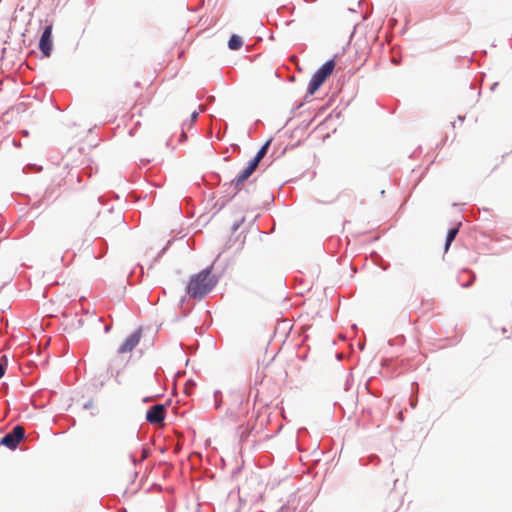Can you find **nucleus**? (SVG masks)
Instances as JSON below:
<instances>
[{"instance_id":"obj_1","label":"nucleus","mask_w":512,"mask_h":512,"mask_svg":"<svg viewBox=\"0 0 512 512\" xmlns=\"http://www.w3.org/2000/svg\"><path fill=\"white\" fill-rule=\"evenodd\" d=\"M217 279L212 274L211 269L207 268L191 276L187 293L195 299L205 297L216 285Z\"/></svg>"},{"instance_id":"obj_2","label":"nucleus","mask_w":512,"mask_h":512,"mask_svg":"<svg viewBox=\"0 0 512 512\" xmlns=\"http://www.w3.org/2000/svg\"><path fill=\"white\" fill-rule=\"evenodd\" d=\"M335 68V63L333 60H329L324 63L311 77V80L308 85L307 93L309 95H313L331 76L333 70Z\"/></svg>"},{"instance_id":"obj_3","label":"nucleus","mask_w":512,"mask_h":512,"mask_svg":"<svg viewBox=\"0 0 512 512\" xmlns=\"http://www.w3.org/2000/svg\"><path fill=\"white\" fill-rule=\"evenodd\" d=\"M25 430L22 426H15L11 432L7 433L1 440L0 445H4L9 449H15L23 439Z\"/></svg>"},{"instance_id":"obj_4","label":"nucleus","mask_w":512,"mask_h":512,"mask_svg":"<svg viewBox=\"0 0 512 512\" xmlns=\"http://www.w3.org/2000/svg\"><path fill=\"white\" fill-rule=\"evenodd\" d=\"M257 166L249 161L247 167H245L235 179H233L230 183V186L233 187L234 194L238 193L241 189V185L246 181L252 173L256 170Z\"/></svg>"},{"instance_id":"obj_5","label":"nucleus","mask_w":512,"mask_h":512,"mask_svg":"<svg viewBox=\"0 0 512 512\" xmlns=\"http://www.w3.org/2000/svg\"><path fill=\"white\" fill-rule=\"evenodd\" d=\"M234 404L231 408V414L235 417V419L240 420L244 418L249 411V400L245 399L241 395H236L234 399Z\"/></svg>"},{"instance_id":"obj_6","label":"nucleus","mask_w":512,"mask_h":512,"mask_svg":"<svg viewBox=\"0 0 512 512\" xmlns=\"http://www.w3.org/2000/svg\"><path fill=\"white\" fill-rule=\"evenodd\" d=\"M141 339V331L137 330L129 335L117 350L118 355L130 353L139 344Z\"/></svg>"},{"instance_id":"obj_7","label":"nucleus","mask_w":512,"mask_h":512,"mask_svg":"<svg viewBox=\"0 0 512 512\" xmlns=\"http://www.w3.org/2000/svg\"><path fill=\"white\" fill-rule=\"evenodd\" d=\"M52 25H48L45 27L40 41H39V49L43 53L44 56L49 57L52 52Z\"/></svg>"},{"instance_id":"obj_8","label":"nucleus","mask_w":512,"mask_h":512,"mask_svg":"<svg viewBox=\"0 0 512 512\" xmlns=\"http://www.w3.org/2000/svg\"><path fill=\"white\" fill-rule=\"evenodd\" d=\"M166 409L162 404H156L149 408L146 413V420L151 424L162 423L165 419Z\"/></svg>"},{"instance_id":"obj_9","label":"nucleus","mask_w":512,"mask_h":512,"mask_svg":"<svg viewBox=\"0 0 512 512\" xmlns=\"http://www.w3.org/2000/svg\"><path fill=\"white\" fill-rule=\"evenodd\" d=\"M271 143V140L267 141L262 147L261 149L257 152L256 156L250 160L252 163H254L257 167L260 163V161L263 159V157L266 155L267 153V150H268V147Z\"/></svg>"},{"instance_id":"obj_10","label":"nucleus","mask_w":512,"mask_h":512,"mask_svg":"<svg viewBox=\"0 0 512 512\" xmlns=\"http://www.w3.org/2000/svg\"><path fill=\"white\" fill-rule=\"evenodd\" d=\"M243 41L238 35H232L228 41V47L231 50H238L242 47Z\"/></svg>"},{"instance_id":"obj_11","label":"nucleus","mask_w":512,"mask_h":512,"mask_svg":"<svg viewBox=\"0 0 512 512\" xmlns=\"http://www.w3.org/2000/svg\"><path fill=\"white\" fill-rule=\"evenodd\" d=\"M459 229L458 227L452 228L448 231L447 237H446V244H445V250L447 251L449 246L451 245L452 241L455 239Z\"/></svg>"},{"instance_id":"obj_12","label":"nucleus","mask_w":512,"mask_h":512,"mask_svg":"<svg viewBox=\"0 0 512 512\" xmlns=\"http://www.w3.org/2000/svg\"><path fill=\"white\" fill-rule=\"evenodd\" d=\"M5 374V370L2 364H0V378H2Z\"/></svg>"},{"instance_id":"obj_13","label":"nucleus","mask_w":512,"mask_h":512,"mask_svg":"<svg viewBox=\"0 0 512 512\" xmlns=\"http://www.w3.org/2000/svg\"><path fill=\"white\" fill-rule=\"evenodd\" d=\"M197 116H198V114H197L196 112H195V113H193V115H192V117H193L194 119H196V118H197Z\"/></svg>"}]
</instances>
